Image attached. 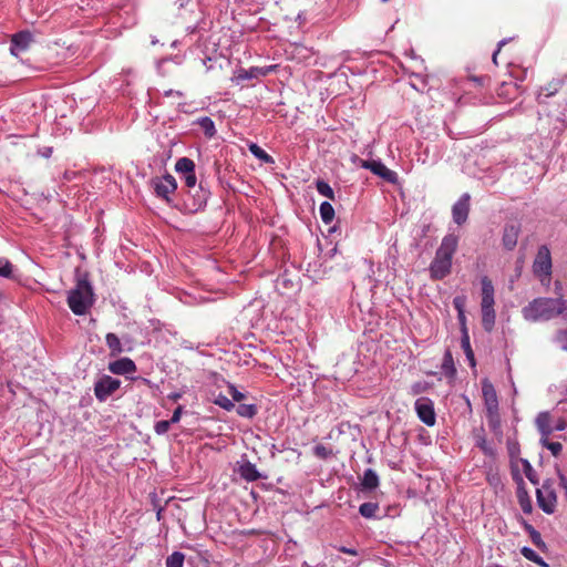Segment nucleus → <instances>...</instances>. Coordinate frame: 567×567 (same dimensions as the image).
Instances as JSON below:
<instances>
[{"label": "nucleus", "instance_id": "2", "mask_svg": "<svg viewBox=\"0 0 567 567\" xmlns=\"http://www.w3.org/2000/svg\"><path fill=\"white\" fill-rule=\"evenodd\" d=\"M457 245L458 237L456 235L449 234L443 237L429 268L432 279L441 280L450 275L452 269V259L457 249Z\"/></svg>", "mask_w": 567, "mask_h": 567}, {"label": "nucleus", "instance_id": "27", "mask_svg": "<svg viewBox=\"0 0 567 567\" xmlns=\"http://www.w3.org/2000/svg\"><path fill=\"white\" fill-rule=\"evenodd\" d=\"M520 554L528 560L542 566L549 567V565L532 548L523 547Z\"/></svg>", "mask_w": 567, "mask_h": 567}, {"label": "nucleus", "instance_id": "20", "mask_svg": "<svg viewBox=\"0 0 567 567\" xmlns=\"http://www.w3.org/2000/svg\"><path fill=\"white\" fill-rule=\"evenodd\" d=\"M105 342L110 349V354L112 357H116L124 351L121 340L118 339V337L115 333H112V332L107 333L105 337Z\"/></svg>", "mask_w": 567, "mask_h": 567}, {"label": "nucleus", "instance_id": "8", "mask_svg": "<svg viewBox=\"0 0 567 567\" xmlns=\"http://www.w3.org/2000/svg\"><path fill=\"white\" fill-rule=\"evenodd\" d=\"M534 274L537 276L549 277L551 272V257L547 246H540L538 248L536 258L533 264Z\"/></svg>", "mask_w": 567, "mask_h": 567}, {"label": "nucleus", "instance_id": "51", "mask_svg": "<svg viewBox=\"0 0 567 567\" xmlns=\"http://www.w3.org/2000/svg\"><path fill=\"white\" fill-rule=\"evenodd\" d=\"M520 506H522V509L524 513L528 514L532 512V505H530L529 501L524 502L523 499H520Z\"/></svg>", "mask_w": 567, "mask_h": 567}, {"label": "nucleus", "instance_id": "38", "mask_svg": "<svg viewBox=\"0 0 567 567\" xmlns=\"http://www.w3.org/2000/svg\"><path fill=\"white\" fill-rule=\"evenodd\" d=\"M12 271V264L7 258H0V277L11 278Z\"/></svg>", "mask_w": 567, "mask_h": 567}, {"label": "nucleus", "instance_id": "29", "mask_svg": "<svg viewBox=\"0 0 567 567\" xmlns=\"http://www.w3.org/2000/svg\"><path fill=\"white\" fill-rule=\"evenodd\" d=\"M320 217L324 224H330L334 217V209L329 202H323L319 208Z\"/></svg>", "mask_w": 567, "mask_h": 567}, {"label": "nucleus", "instance_id": "60", "mask_svg": "<svg viewBox=\"0 0 567 567\" xmlns=\"http://www.w3.org/2000/svg\"><path fill=\"white\" fill-rule=\"evenodd\" d=\"M302 567H310V566H309V564L303 563V564H302Z\"/></svg>", "mask_w": 567, "mask_h": 567}, {"label": "nucleus", "instance_id": "10", "mask_svg": "<svg viewBox=\"0 0 567 567\" xmlns=\"http://www.w3.org/2000/svg\"><path fill=\"white\" fill-rule=\"evenodd\" d=\"M155 193L158 197L168 200V196L177 188L176 179L173 175L166 174L153 181Z\"/></svg>", "mask_w": 567, "mask_h": 567}, {"label": "nucleus", "instance_id": "28", "mask_svg": "<svg viewBox=\"0 0 567 567\" xmlns=\"http://www.w3.org/2000/svg\"><path fill=\"white\" fill-rule=\"evenodd\" d=\"M378 512L379 505L377 503L367 502L359 507V513L364 518H374Z\"/></svg>", "mask_w": 567, "mask_h": 567}, {"label": "nucleus", "instance_id": "56", "mask_svg": "<svg viewBox=\"0 0 567 567\" xmlns=\"http://www.w3.org/2000/svg\"><path fill=\"white\" fill-rule=\"evenodd\" d=\"M172 398H173L174 400H177L178 398H181V394L175 393V394H173V395H172Z\"/></svg>", "mask_w": 567, "mask_h": 567}, {"label": "nucleus", "instance_id": "3", "mask_svg": "<svg viewBox=\"0 0 567 567\" xmlns=\"http://www.w3.org/2000/svg\"><path fill=\"white\" fill-rule=\"evenodd\" d=\"M94 303L93 288L86 276L79 278L76 285L68 293V306L76 316H84Z\"/></svg>", "mask_w": 567, "mask_h": 567}, {"label": "nucleus", "instance_id": "30", "mask_svg": "<svg viewBox=\"0 0 567 567\" xmlns=\"http://www.w3.org/2000/svg\"><path fill=\"white\" fill-rule=\"evenodd\" d=\"M236 412L239 416L252 419L257 414L258 408L256 404H239Z\"/></svg>", "mask_w": 567, "mask_h": 567}, {"label": "nucleus", "instance_id": "40", "mask_svg": "<svg viewBox=\"0 0 567 567\" xmlns=\"http://www.w3.org/2000/svg\"><path fill=\"white\" fill-rule=\"evenodd\" d=\"M558 82H551L548 84V86L542 87L538 97H540L542 95H544L545 97L554 95L558 91Z\"/></svg>", "mask_w": 567, "mask_h": 567}, {"label": "nucleus", "instance_id": "11", "mask_svg": "<svg viewBox=\"0 0 567 567\" xmlns=\"http://www.w3.org/2000/svg\"><path fill=\"white\" fill-rule=\"evenodd\" d=\"M470 194L465 193L463 194L460 199L453 205L452 208V216L454 223L457 225H463L468 217L470 213Z\"/></svg>", "mask_w": 567, "mask_h": 567}, {"label": "nucleus", "instance_id": "25", "mask_svg": "<svg viewBox=\"0 0 567 567\" xmlns=\"http://www.w3.org/2000/svg\"><path fill=\"white\" fill-rule=\"evenodd\" d=\"M249 152L258 159L266 164H272L274 158L256 143H250L248 146Z\"/></svg>", "mask_w": 567, "mask_h": 567}, {"label": "nucleus", "instance_id": "21", "mask_svg": "<svg viewBox=\"0 0 567 567\" xmlns=\"http://www.w3.org/2000/svg\"><path fill=\"white\" fill-rule=\"evenodd\" d=\"M442 371L449 378H454L456 374V368L454 364L453 355L450 350H446L442 361Z\"/></svg>", "mask_w": 567, "mask_h": 567}, {"label": "nucleus", "instance_id": "34", "mask_svg": "<svg viewBox=\"0 0 567 567\" xmlns=\"http://www.w3.org/2000/svg\"><path fill=\"white\" fill-rule=\"evenodd\" d=\"M214 403L228 412L235 409V403L223 393L215 396Z\"/></svg>", "mask_w": 567, "mask_h": 567}, {"label": "nucleus", "instance_id": "31", "mask_svg": "<svg viewBox=\"0 0 567 567\" xmlns=\"http://www.w3.org/2000/svg\"><path fill=\"white\" fill-rule=\"evenodd\" d=\"M185 560V555L181 551H174L169 556H167L165 565L166 567H183Z\"/></svg>", "mask_w": 567, "mask_h": 567}, {"label": "nucleus", "instance_id": "42", "mask_svg": "<svg viewBox=\"0 0 567 567\" xmlns=\"http://www.w3.org/2000/svg\"><path fill=\"white\" fill-rule=\"evenodd\" d=\"M524 472H525V475L526 477L533 483V484H537L538 481L536 478V473L535 471L533 470L532 465L529 464L528 461H524Z\"/></svg>", "mask_w": 567, "mask_h": 567}, {"label": "nucleus", "instance_id": "35", "mask_svg": "<svg viewBox=\"0 0 567 567\" xmlns=\"http://www.w3.org/2000/svg\"><path fill=\"white\" fill-rule=\"evenodd\" d=\"M540 443L548 449L554 456H558L563 451V445L559 442H550L548 436L542 437Z\"/></svg>", "mask_w": 567, "mask_h": 567}, {"label": "nucleus", "instance_id": "14", "mask_svg": "<svg viewBox=\"0 0 567 567\" xmlns=\"http://www.w3.org/2000/svg\"><path fill=\"white\" fill-rule=\"evenodd\" d=\"M32 34L29 31H21L12 35L10 51L13 55H19L25 51L32 42Z\"/></svg>", "mask_w": 567, "mask_h": 567}, {"label": "nucleus", "instance_id": "26", "mask_svg": "<svg viewBox=\"0 0 567 567\" xmlns=\"http://www.w3.org/2000/svg\"><path fill=\"white\" fill-rule=\"evenodd\" d=\"M197 124L199 125V127L203 130L204 134L207 137L210 138L216 134L215 123L210 117H200L197 120Z\"/></svg>", "mask_w": 567, "mask_h": 567}, {"label": "nucleus", "instance_id": "23", "mask_svg": "<svg viewBox=\"0 0 567 567\" xmlns=\"http://www.w3.org/2000/svg\"><path fill=\"white\" fill-rule=\"evenodd\" d=\"M270 69L250 68L249 70H240L238 73L239 80H251L258 76H265L269 73Z\"/></svg>", "mask_w": 567, "mask_h": 567}, {"label": "nucleus", "instance_id": "39", "mask_svg": "<svg viewBox=\"0 0 567 567\" xmlns=\"http://www.w3.org/2000/svg\"><path fill=\"white\" fill-rule=\"evenodd\" d=\"M313 453L321 460H327L332 456V450L323 444H318L313 447Z\"/></svg>", "mask_w": 567, "mask_h": 567}, {"label": "nucleus", "instance_id": "45", "mask_svg": "<svg viewBox=\"0 0 567 567\" xmlns=\"http://www.w3.org/2000/svg\"><path fill=\"white\" fill-rule=\"evenodd\" d=\"M183 178H184L185 185L188 188H194L195 187V185L197 183L195 171L193 173H190V174L184 175Z\"/></svg>", "mask_w": 567, "mask_h": 567}, {"label": "nucleus", "instance_id": "53", "mask_svg": "<svg viewBox=\"0 0 567 567\" xmlns=\"http://www.w3.org/2000/svg\"><path fill=\"white\" fill-rule=\"evenodd\" d=\"M165 95L166 96H172V95L183 96V93L181 91L168 90L165 92Z\"/></svg>", "mask_w": 567, "mask_h": 567}, {"label": "nucleus", "instance_id": "17", "mask_svg": "<svg viewBox=\"0 0 567 567\" xmlns=\"http://www.w3.org/2000/svg\"><path fill=\"white\" fill-rule=\"evenodd\" d=\"M536 426L542 433V437L549 436L553 433V417L549 412H540L536 417Z\"/></svg>", "mask_w": 567, "mask_h": 567}, {"label": "nucleus", "instance_id": "19", "mask_svg": "<svg viewBox=\"0 0 567 567\" xmlns=\"http://www.w3.org/2000/svg\"><path fill=\"white\" fill-rule=\"evenodd\" d=\"M361 485L364 489L372 491L379 486V476L372 468H368L363 473Z\"/></svg>", "mask_w": 567, "mask_h": 567}, {"label": "nucleus", "instance_id": "37", "mask_svg": "<svg viewBox=\"0 0 567 567\" xmlns=\"http://www.w3.org/2000/svg\"><path fill=\"white\" fill-rule=\"evenodd\" d=\"M228 393L231 396V401L241 402L247 398V394L239 391L233 383L227 382Z\"/></svg>", "mask_w": 567, "mask_h": 567}, {"label": "nucleus", "instance_id": "43", "mask_svg": "<svg viewBox=\"0 0 567 567\" xmlns=\"http://www.w3.org/2000/svg\"><path fill=\"white\" fill-rule=\"evenodd\" d=\"M465 305H466V297L465 296H456L453 299V306H454L455 310L457 311V313L465 311Z\"/></svg>", "mask_w": 567, "mask_h": 567}, {"label": "nucleus", "instance_id": "15", "mask_svg": "<svg viewBox=\"0 0 567 567\" xmlns=\"http://www.w3.org/2000/svg\"><path fill=\"white\" fill-rule=\"evenodd\" d=\"M237 473L239 476L246 482H256L262 477V475L258 472L255 464L249 461H243L238 463Z\"/></svg>", "mask_w": 567, "mask_h": 567}, {"label": "nucleus", "instance_id": "54", "mask_svg": "<svg viewBox=\"0 0 567 567\" xmlns=\"http://www.w3.org/2000/svg\"><path fill=\"white\" fill-rule=\"evenodd\" d=\"M52 154V148L51 147H47L44 148L42 152H41V155L44 156V157H50Z\"/></svg>", "mask_w": 567, "mask_h": 567}, {"label": "nucleus", "instance_id": "50", "mask_svg": "<svg viewBox=\"0 0 567 567\" xmlns=\"http://www.w3.org/2000/svg\"><path fill=\"white\" fill-rule=\"evenodd\" d=\"M339 551L344 553V554H348V555H352V556H357V555H358L357 549H354V548H349V547H344V546H341V547L339 548Z\"/></svg>", "mask_w": 567, "mask_h": 567}, {"label": "nucleus", "instance_id": "52", "mask_svg": "<svg viewBox=\"0 0 567 567\" xmlns=\"http://www.w3.org/2000/svg\"><path fill=\"white\" fill-rule=\"evenodd\" d=\"M457 319H458V321H460V323H461V326H462V330H463L464 328H466V317H465V311H464V312H458V313H457Z\"/></svg>", "mask_w": 567, "mask_h": 567}, {"label": "nucleus", "instance_id": "7", "mask_svg": "<svg viewBox=\"0 0 567 567\" xmlns=\"http://www.w3.org/2000/svg\"><path fill=\"white\" fill-rule=\"evenodd\" d=\"M536 496L539 507L546 514H553L555 512L557 497L549 484H543V486L536 491Z\"/></svg>", "mask_w": 567, "mask_h": 567}, {"label": "nucleus", "instance_id": "16", "mask_svg": "<svg viewBox=\"0 0 567 567\" xmlns=\"http://www.w3.org/2000/svg\"><path fill=\"white\" fill-rule=\"evenodd\" d=\"M519 227L517 225H506L503 231V246L507 250H513L517 244L519 236Z\"/></svg>", "mask_w": 567, "mask_h": 567}, {"label": "nucleus", "instance_id": "59", "mask_svg": "<svg viewBox=\"0 0 567 567\" xmlns=\"http://www.w3.org/2000/svg\"><path fill=\"white\" fill-rule=\"evenodd\" d=\"M513 451H515V447H509V454H513Z\"/></svg>", "mask_w": 567, "mask_h": 567}, {"label": "nucleus", "instance_id": "1", "mask_svg": "<svg viewBox=\"0 0 567 567\" xmlns=\"http://www.w3.org/2000/svg\"><path fill=\"white\" fill-rule=\"evenodd\" d=\"M528 321H549L567 313V300L564 298H536L522 309Z\"/></svg>", "mask_w": 567, "mask_h": 567}, {"label": "nucleus", "instance_id": "24", "mask_svg": "<svg viewBox=\"0 0 567 567\" xmlns=\"http://www.w3.org/2000/svg\"><path fill=\"white\" fill-rule=\"evenodd\" d=\"M175 169L177 173L184 175L190 174L195 171V163L193 159L188 157H182L177 159L175 164Z\"/></svg>", "mask_w": 567, "mask_h": 567}, {"label": "nucleus", "instance_id": "58", "mask_svg": "<svg viewBox=\"0 0 567 567\" xmlns=\"http://www.w3.org/2000/svg\"><path fill=\"white\" fill-rule=\"evenodd\" d=\"M513 451H515V447H509V454H513Z\"/></svg>", "mask_w": 567, "mask_h": 567}, {"label": "nucleus", "instance_id": "32", "mask_svg": "<svg viewBox=\"0 0 567 567\" xmlns=\"http://www.w3.org/2000/svg\"><path fill=\"white\" fill-rule=\"evenodd\" d=\"M316 188L320 195H322L329 199H334V192L327 182H324L322 179H318L316 182Z\"/></svg>", "mask_w": 567, "mask_h": 567}, {"label": "nucleus", "instance_id": "18", "mask_svg": "<svg viewBox=\"0 0 567 567\" xmlns=\"http://www.w3.org/2000/svg\"><path fill=\"white\" fill-rule=\"evenodd\" d=\"M474 440L475 445L482 450V452L487 456H493L495 454L494 449L491 444L487 443L485 433L483 429H478L474 431Z\"/></svg>", "mask_w": 567, "mask_h": 567}, {"label": "nucleus", "instance_id": "46", "mask_svg": "<svg viewBox=\"0 0 567 567\" xmlns=\"http://www.w3.org/2000/svg\"><path fill=\"white\" fill-rule=\"evenodd\" d=\"M183 411H184L183 406H182V405H178V406L175 409V411L173 412V415H172V417H171L169 422H171L172 424L178 423V422L181 421L182 415H183Z\"/></svg>", "mask_w": 567, "mask_h": 567}, {"label": "nucleus", "instance_id": "22", "mask_svg": "<svg viewBox=\"0 0 567 567\" xmlns=\"http://www.w3.org/2000/svg\"><path fill=\"white\" fill-rule=\"evenodd\" d=\"M461 347H462L467 360L470 361L471 365L475 367L474 352L471 348L470 336H468L466 328L463 329V333H462V338H461Z\"/></svg>", "mask_w": 567, "mask_h": 567}, {"label": "nucleus", "instance_id": "48", "mask_svg": "<svg viewBox=\"0 0 567 567\" xmlns=\"http://www.w3.org/2000/svg\"><path fill=\"white\" fill-rule=\"evenodd\" d=\"M559 485L564 489L565 497L567 499V478L564 474L559 473Z\"/></svg>", "mask_w": 567, "mask_h": 567}, {"label": "nucleus", "instance_id": "4", "mask_svg": "<svg viewBox=\"0 0 567 567\" xmlns=\"http://www.w3.org/2000/svg\"><path fill=\"white\" fill-rule=\"evenodd\" d=\"M482 285V300H481V312H482V326L485 331L491 332L494 329L496 313H495V290L492 280L484 276L481 279Z\"/></svg>", "mask_w": 567, "mask_h": 567}, {"label": "nucleus", "instance_id": "5", "mask_svg": "<svg viewBox=\"0 0 567 567\" xmlns=\"http://www.w3.org/2000/svg\"><path fill=\"white\" fill-rule=\"evenodd\" d=\"M359 162V165L362 168L371 171L374 175L381 177L388 183L396 184L398 183V174L388 168L381 161L377 159H360L355 157L354 162Z\"/></svg>", "mask_w": 567, "mask_h": 567}, {"label": "nucleus", "instance_id": "55", "mask_svg": "<svg viewBox=\"0 0 567 567\" xmlns=\"http://www.w3.org/2000/svg\"><path fill=\"white\" fill-rule=\"evenodd\" d=\"M526 530L527 533L529 534V536L532 535V532L533 530H536L532 525H526Z\"/></svg>", "mask_w": 567, "mask_h": 567}, {"label": "nucleus", "instance_id": "44", "mask_svg": "<svg viewBox=\"0 0 567 567\" xmlns=\"http://www.w3.org/2000/svg\"><path fill=\"white\" fill-rule=\"evenodd\" d=\"M533 544L538 547L539 549H544L546 547L545 542L542 538V535L538 530H533L532 535L529 536Z\"/></svg>", "mask_w": 567, "mask_h": 567}, {"label": "nucleus", "instance_id": "12", "mask_svg": "<svg viewBox=\"0 0 567 567\" xmlns=\"http://www.w3.org/2000/svg\"><path fill=\"white\" fill-rule=\"evenodd\" d=\"M482 394L486 413L498 411V398L492 382L487 379L482 381Z\"/></svg>", "mask_w": 567, "mask_h": 567}, {"label": "nucleus", "instance_id": "47", "mask_svg": "<svg viewBox=\"0 0 567 567\" xmlns=\"http://www.w3.org/2000/svg\"><path fill=\"white\" fill-rule=\"evenodd\" d=\"M553 432L563 431L566 429V422L563 419H558L555 423L553 422Z\"/></svg>", "mask_w": 567, "mask_h": 567}, {"label": "nucleus", "instance_id": "41", "mask_svg": "<svg viewBox=\"0 0 567 567\" xmlns=\"http://www.w3.org/2000/svg\"><path fill=\"white\" fill-rule=\"evenodd\" d=\"M171 424L172 423L169 422V420L168 421H166V420L158 421L154 425V431L157 435H164L168 432Z\"/></svg>", "mask_w": 567, "mask_h": 567}, {"label": "nucleus", "instance_id": "6", "mask_svg": "<svg viewBox=\"0 0 567 567\" xmlns=\"http://www.w3.org/2000/svg\"><path fill=\"white\" fill-rule=\"evenodd\" d=\"M121 381L110 375L101 377L94 384V394L101 402L106 401L118 388Z\"/></svg>", "mask_w": 567, "mask_h": 567}, {"label": "nucleus", "instance_id": "33", "mask_svg": "<svg viewBox=\"0 0 567 567\" xmlns=\"http://www.w3.org/2000/svg\"><path fill=\"white\" fill-rule=\"evenodd\" d=\"M553 342L567 352V328L557 330L553 337Z\"/></svg>", "mask_w": 567, "mask_h": 567}, {"label": "nucleus", "instance_id": "49", "mask_svg": "<svg viewBox=\"0 0 567 567\" xmlns=\"http://www.w3.org/2000/svg\"><path fill=\"white\" fill-rule=\"evenodd\" d=\"M506 42H507V40H506V39H504V40H502V41H499V42H498L497 49H496V51L493 53V62H494L495 64H497V55H498V53H499V51H501L502 47H503V45H505V44H506Z\"/></svg>", "mask_w": 567, "mask_h": 567}, {"label": "nucleus", "instance_id": "13", "mask_svg": "<svg viewBox=\"0 0 567 567\" xmlns=\"http://www.w3.org/2000/svg\"><path fill=\"white\" fill-rule=\"evenodd\" d=\"M109 371L113 374L125 375L136 372L135 362L130 358H121L109 363Z\"/></svg>", "mask_w": 567, "mask_h": 567}, {"label": "nucleus", "instance_id": "9", "mask_svg": "<svg viewBox=\"0 0 567 567\" xmlns=\"http://www.w3.org/2000/svg\"><path fill=\"white\" fill-rule=\"evenodd\" d=\"M415 411L419 419L426 425L435 424L433 402L429 398H420L415 401Z\"/></svg>", "mask_w": 567, "mask_h": 567}, {"label": "nucleus", "instance_id": "36", "mask_svg": "<svg viewBox=\"0 0 567 567\" xmlns=\"http://www.w3.org/2000/svg\"><path fill=\"white\" fill-rule=\"evenodd\" d=\"M488 425L493 432H498L501 429V419L498 411L486 413Z\"/></svg>", "mask_w": 567, "mask_h": 567}, {"label": "nucleus", "instance_id": "57", "mask_svg": "<svg viewBox=\"0 0 567 567\" xmlns=\"http://www.w3.org/2000/svg\"><path fill=\"white\" fill-rule=\"evenodd\" d=\"M489 567H503V566H502V565H498V564H494V565H492V566H489Z\"/></svg>", "mask_w": 567, "mask_h": 567}]
</instances>
